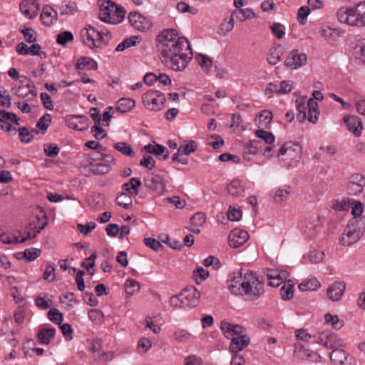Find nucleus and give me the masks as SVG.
<instances>
[{
  "instance_id": "19",
  "label": "nucleus",
  "mask_w": 365,
  "mask_h": 365,
  "mask_svg": "<svg viewBox=\"0 0 365 365\" xmlns=\"http://www.w3.org/2000/svg\"><path fill=\"white\" fill-rule=\"evenodd\" d=\"M307 63V56L304 53H299L297 50L289 52L285 60V65L291 69H297Z\"/></svg>"
},
{
  "instance_id": "35",
  "label": "nucleus",
  "mask_w": 365,
  "mask_h": 365,
  "mask_svg": "<svg viewBox=\"0 0 365 365\" xmlns=\"http://www.w3.org/2000/svg\"><path fill=\"white\" fill-rule=\"evenodd\" d=\"M296 106L298 111L297 114V119L299 122H303L307 118V98L306 97H303L301 98H298L296 100Z\"/></svg>"
},
{
  "instance_id": "48",
  "label": "nucleus",
  "mask_w": 365,
  "mask_h": 365,
  "mask_svg": "<svg viewBox=\"0 0 365 365\" xmlns=\"http://www.w3.org/2000/svg\"><path fill=\"white\" fill-rule=\"evenodd\" d=\"M118 205L128 210L132 207V199L130 195L123 192L116 197Z\"/></svg>"
},
{
  "instance_id": "57",
  "label": "nucleus",
  "mask_w": 365,
  "mask_h": 365,
  "mask_svg": "<svg viewBox=\"0 0 365 365\" xmlns=\"http://www.w3.org/2000/svg\"><path fill=\"white\" fill-rule=\"evenodd\" d=\"M41 251L37 248L26 249L24 252V257L28 261L31 262L35 260L41 255Z\"/></svg>"
},
{
  "instance_id": "51",
  "label": "nucleus",
  "mask_w": 365,
  "mask_h": 365,
  "mask_svg": "<svg viewBox=\"0 0 365 365\" xmlns=\"http://www.w3.org/2000/svg\"><path fill=\"white\" fill-rule=\"evenodd\" d=\"M51 122V115L48 113L43 115L36 123V128L41 133H45Z\"/></svg>"
},
{
  "instance_id": "13",
  "label": "nucleus",
  "mask_w": 365,
  "mask_h": 365,
  "mask_svg": "<svg viewBox=\"0 0 365 365\" xmlns=\"http://www.w3.org/2000/svg\"><path fill=\"white\" fill-rule=\"evenodd\" d=\"M24 78L25 81H21V84L16 89L15 94L18 97L26 98L28 101L35 99L37 93L34 83L26 78Z\"/></svg>"
},
{
  "instance_id": "44",
  "label": "nucleus",
  "mask_w": 365,
  "mask_h": 365,
  "mask_svg": "<svg viewBox=\"0 0 365 365\" xmlns=\"http://www.w3.org/2000/svg\"><path fill=\"white\" fill-rule=\"evenodd\" d=\"M320 287L319 282L315 279H310L299 284V289L302 292L314 291Z\"/></svg>"
},
{
  "instance_id": "27",
  "label": "nucleus",
  "mask_w": 365,
  "mask_h": 365,
  "mask_svg": "<svg viewBox=\"0 0 365 365\" xmlns=\"http://www.w3.org/2000/svg\"><path fill=\"white\" fill-rule=\"evenodd\" d=\"M250 339L247 334L233 338L230 344V350L237 354L238 351L244 349L250 344Z\"/></svg>"
},
{
  "instance_id": "60",
  "label": "nucleus",
  "mask_w": 365,
  "mask_h": 365,
  "mask_svg": "<svg viewBox=\"0 0 365 365\" xmlns=\"http://www.w3.org/2000/svg\"><path fill=\"white\" fill-rule=\"evenodd\" d=\"M272 34L279 39L282 38L285 35V27L279 23H274L270 26Z\"/></svg>"
},
{
  "instance_id": "18",
  "label": "nucleus",
  "mask_w": 365,
  "mask_h": 365,
  "mask_svg": "<svg viewBox=\"0 0 365 365\" xmlns=\"http://www.w3.org/2000/svg\"><path fill=\"white\" fill-rule=\"evenodd\" d=\"M293 88V82L292 81H282L279 86L274 83H269L265 90V95L270 98L272 93L287 94L289 93Z\"/></svg>"
},
{
  "instance_id": "62",
  "label": "nucleus",
  "mask_w": 365,
  "mask_h": 365,
  "mask_svg": "<svg viewBox=\"0 0 365 365\" xmlns=\"http://www.w3.org/2000/svg\"><path fill=\"white\" fill-rule=\"evenodd\" d=\"M310 13L309 6H301L297 12V19L300 24H304L308 15Z\"/></svg>"
},
{
  "instance_id": "53",
  "label": "nucleus",
  "mask_w": 365,
  "mask_h": 365,
  "mask_svg": "<svg viewBox=\"0 0 365 365\" xmlns=\"http://www.w3.org/2000/svg\"><path fill=\"white\" fill-rule=\"evenodd\" d=\"M73 41V35L71 31H66L58 34L56 36V42L59 45L65 46L68 42Z\"/></svg>"
},
{
  "instance_id": "23",
  "label": "nucleus",
  "mask_w": 365,
  "mask_h": 365,
  "mask_svg": "<svg viewBox=\"0 0 365 365\" xmlns=\"http://www.w3.org/2000/svg\"><path fill=\"white\" fill-rule=\"evenodd\" d=\"M266 276L269 280L268 284L271 287H279L288 277V274L284 270L267 269Z\"/></svg>"
},
{
  "instance_id": "39",
  "label": "nucleus",
  "mask_w": 365,
  "mask_h": 365,
  "mask_svg": "<svg viewBox=\"0 0 365 365\" xmlns=\"http://www.w3.org/2000/svg\"><path fill=\"white\" fill-rule=\"evenodd\" d=\"M135 106V102L130 98H120L117 105V110L120 113H126L131 110Z\"/></svg>"
},
{
  "instance_id": "54",
  "label": "nucleus",
  "mask_w": 365,
  "mask_h": 365,
  "mask_svg": "<svg viewBox=\"0 0 365 365\" xmlns=\"http://www.w3.org/2000/svg\"><path fill=\"white\" fill-rule=\"evenodd\" d=\"M43 151L46 156L54 158L58 155L60 148L55 143H47L43 145Z\"/></svg>"
},
{
  "instance_id": "3",
  "label": "nucleus",
  "mask_w": 365,
  "mask_h": 365,
  "mask_svg": "<svg viewBox=\"0 0 365 365\" xmlns=\"http://www.w3.org/2000/svg\"><path fill=\"white\" fill-rule=\"evenodd\" d=\"M337 18L349 26H365V1L354 6L341 7L337 11Z\"/></svg>"
},
{
  "instance_id": "55",
  "label": "nucleus",
  "mask_w": 365,
  "mask_h": 365,
  "mask_svg": "<svg viewBox=\"0 0 365 365\" xmlns=\"http://www.w3.org/2000/svg\"><path fill=\"white\" fill-rule=\"evenodd\" d=\"M137 39L138 36H132L129 38H125L123 41H122L118 45L116 51L121 52L125 50L127 48L135 46Z\"/></svg>"
},
{
  "instance_id": "49",
  "label": "nucleus",
  "mask_w": 365,
  "mask_h": 365,
  "mask_svg": "<svg viewBox=\"0 0 365 365\" xmlns=\"http://www.w3.org/2000/svg\"><path fill=\"white\" fill-rule=\"evenodd\" d=\"M209 272L202 267L194 270L192 272V277L195 282L198 284L205 280L209 277Z\"/></svg>"
},
{
  "instance_id": "29",
  "label": "nucleus",
  "mask_w": 365,
  "mask_h": 365,
  "mask_svg": "<svg viewBox=\"0 0 365 365\" xmlns=\"http://www.w3.org/2000/svg\"><path fill=\"white\" fill-rule=\"evenodd\" d=\"M111 170V167L103 163H90L88 170L86 173V175H104L108 173Z\"/></svg>"
},
{
  "instance_id": "34",
  "label": "nucleus",
  "mask_w": 365,
  "mask_h": 365,
  "mask_svg": "<svg viewBox=\"0 0 365 365\" xmlns=\"http://www.w3.org/2000/svg\"><path fill=\"white\" fill-rule=\"evenodd\" d=\"M232 14L235 19L239 21H244L255 17L252 10L249 8L235 9L232 12Z\"/></svg>"
},
{
  "instance_id": "25",
  "label": "nucleus",
  "mask_w": 365,
  "mask_h": 365,
  "mask_svg": "<svg viewBox=\"0 0 365 365\" xmlns=\"http://www.w3.org/2000/svg\"><path fill=\"white\" fill-rule=\"evenodd\" d=\"M344 123L349 132L353 133L356 137L361 135L363 126L362 122L359 117L356 115L346 116L344 118Z\"/></svg>"
},
{
  "instance_id": "31",
  "label": "nucleus",
  "mask_w": 365,
  "mask_h": 365,
  "mask_svg": "<svg viewBox=\"0 0 365 365\" xmlns=\"http://www.w3.org/2000/svg\"><path fill=\"white\" fill-rule=\"evenodd\" d=\"M56 330L53 328L42 329L38 334V340L41 344L48 345L54 338Z\"/></svg>"
},
{
  "instance_id": "63",
  "label": "nucleus",
  "mask_w": 365,
  "mask_h": 365,
  "mask_svg": "<svg viewBox=\"0 0 365 365\" xmlns=\"http://www.w3.org/2000/svg\"><path fill=\"white\" fill-rule=\"evenodd\" d=\"M261 148V142L257 140H252L249 142L247 145V152L249 154L255 155L257 154L258 150Z\"/></svg>"
},
{
  "instance_id": "56",
  "label": "nucleus",
  "mask_w": 365,
  "mask_h": 365,
  "mask_svg": "<svg viewBox=\"0 0 365 365\" xmlns=\"http://www.w3.org/2000/svg\"><path fill=\"white\" fill-rule=\"evenodd\" d=\"M255 135L259 138L263 139L267 144H272L275 140V138L272 133L267 132L262 129L257 130L255 131Z\"/></svg>"
},
{
  "instance_id": "64",
  "label": "nucleus",
  "mask_w": 365,
  "mask_h": 365,
  "mask_svg": "<svg viewBox=\"0 0 365 365\" xmlns=\"http://www.w3.org/2000/svg\"><path fill=\"white\" fill-rule=\"evenodd\" d=\"M310 261L314 264H318L323 262L324 253L320 250H314L309 255Z\"/></svg>"
},
{
  "instance_id": "1",
  "label": "nucleus",
  "mask_w": 365,
  "mask_h": 365,
  "mask_svg": "<svg viewBox=\"0 0 365 365\" xmlns=\"http://www.w3.org/2000/svg\"><path fill=\"white\" fill-rule=\"evenodd\" d=\"M182 37L174 29H164L156 36V48L162 63L174 71H180L182 66Z\"/></svg>"
},
{
  "instance_id": "4",
  "label": "nucleus",
  "mask_w": 365,
  "mask_h": 365,
  "mask_svg": "<svg viewBox=\"0 0 365 365\" xmlns=\"http://www.w3.org/2000/svg\"><path fill=\"white\" fill-rule=\"evenodd\" d=\"M365 232V218L353 217L340 237V243L343 246H350L357 242Z\"/></svg>"
},
{
  "instance_id": "47",
  "label": "nucleus",
  "mask_w": 365,
  "mask_h": 365,
  "mask_svg": "<svg viewBox=\"0 0 365 365\" xmlns=\"http://www.w3.org/2000/svg\"><path fill=\"white\" fill-rule=\"evenodd\" d=\"M125 290L127 294L133 295L140 291V284L135 279H128L125 282Z\"/></svg>"
},
{
  "instance_id": "58",
  "label": "nucleus",
  "mask_w": 365,
  "mask_h": 365,
  "mask_svg": "<svg viewBox=\"0 0 365 365\" xmlns=\"http://www.w3.org/2000/svg\"><path fill=\"white\" fill-rule=\"evenodd\" d=\"M48 318L51 322L58 324H61L63 319V314L56 308L49 310L48 312Z\"/></svg>"
},
{
  "instance_id": "59",
  "label": "nucleus",
  "mask_w": 365,
  "mask_h": 365,
  "mask_svg": "<svg viewBox=\"0 0 365 365\" xmlns=\"http://www.w3.org/2000/svg\"><path fill=\"white\" fill-rule=\"evenodd\" d=\"M89 319L96 324H101L103 321V313L97 309H93L88 312Z\"/></svg>"
},
{
  "instance_id": "20",
  "label": "nucleus",
  "mask_w": 365,
  "mask_h": 365,
  "mask_svg": "<svg viewBox=\"0 0 365 365\" xmlns=\"http://www.w3.org/2000/svg\"><path fill=\"white\" fill-rule=\"evenodd\" d=\"M144 185L157 195H161L165 190L163 178L158 175H150L143 180Z\"/></svg>"
},
{
  "instance_id": "14",
  "label": "nucleus",
  "mask_w": 365,
  "mask_h": 365,
  "mask_svg": "<svg viewBox=\"0 0 365 365\" xmlns=\"http://www.w3.org/2000/svg\"><path fill=\"white\" fill-rule=\"evenodd\" d=\"M365 187V177L360 173L353 174L347 183L346 190L350 195L361 193Z\"/></svg>"
},
{
  "instance_id": "8",
  "label": "nucleus",
  "mask_w": 365,
  "mask_h": 365,
  "mask_svg": "<svg viewBox=\"0 0 365 365\" xmlns=\"http://www.w3.org/2000/svg\"><path fill=\"white\" fill-rule=\"evenodd\" d=\"M300 153L301 148L298 143H286L279 149L277 157H284L282 160L292 165L299 160Z\"/></svg>"
},
{
  "instance_id": "17",
  "label": "nucleus",
  "mask_w": 365,
  "mask_h": 365,
  "mask_svg": "<svg viewBox=\"0 0 365 365\" xmlns=\"http://www.w3.org/2000/svg\"><path fill=\"white\" fill-rule=\"evenodd\" d=\"M66 123L73 130H85L89 127V119L86 115H71L66 116Z\"/></svg>"
},
{
  "instance_id": "2",
  "label": "nucleus",
  "mask_w": 365,
  "mask_h": 365,
  "mask_svg": "<svg viewBox=\"0 0 365 365\" xmlns=\"http://www.w3.org/2000/svg\"><path fill=\"white\" fill-rule=\"evenodd\" d=\"M229 289L234 294L242 295L247 299L253 301L263 294L264 284L255 273L240 269L232 273Z\"/></svg>"
},
{
  "instance_id": "33",
  "label": "nucleus",
  "mask_w": 365,
  "mask_h": 365,
  "mask_svg": "<svg viewBox=\"0 0 365 365\" xmlns=\"http://www.w3.org/2000/svg\"><path fill=\"white\" fill-rule=\"evenodd\" d=\"M148 153L156 155H163V159L165 160L169 155V152L165 147L159 144H148L143 148Z\"/></svg>"
},
{
  "instance_id": "45",
  "label": "nucleus",
  "mask_w": 365,
  "mask_h": 365,
  "mask_svg": "<svg viewBox=\"0 0 365 365\" xmlns=\"http://www.w3.org/2000/svg\"><path fill=\"white\" fill-rule=\"evenodd\" d=\"M293 287L294 282L292 280H288L287 282H284V285L280 289V294L282 299L288 300L292 298L294 293Z\"/></svg>"
},
{
  "instance_id": "32",
  "label": "nucleus",
  "mask_w": 365,
  "mask_h": 365,
  "mask_svg": "<svg viewBox=\"0 0 365 365\" xmlns=\"http://www.w3.org/2000/svg\"><path fill=\"white\" fill-rule=\"evenodd\" d=\"M321 36L329 43L334 44L339 37V32L336 29L327 27L321 30Z\"/></svg>"
},
{
  "instance_id": "7",
  "label": "nucleus",
  "mask_w": 365,
  "mask_h": 365,
  "mask_svg": "<svg viewBox=\"0 0 365 365\" xmlns=\"http://www.w3.org/2000/svg\"><path fill=\"white\" fill-rule=\"evenodd\" d=\"M142 98L144 106L150 110H160L166 100L163 93L155 90L147 91Z\"/></svg>"
},
{
  "instance_id": "26",
  "label": "nucleus",
  "mask_w": 365,
  "mask_h": 365,
  "mask_svg": "<svg viewBox=\"0 0 365 365\" xmlns=\"http://www.w3.org/2000/svg\"><path fill=\"white\" fill-rule=\"evenodd\" d=\"M346 289V284L343 282H335L327 289V295L330 300L333 302L339 301Z\"/></svg>"
},
{
  "instance_id": "52",
  "label": "nucleus",
  "mask_w": 365,
  "mask_h": 365,
  "mask_svg": "<svg viewBox=\"0 0 365 365\" xmlns=\"http://www.w3.org/2000/svg\"><path fill=\"white\" fill-rule=\"evenodd\" d=\"M206 221L205 215L203 212H196L190 218V226L193 227L202 226Z\"/></svg>"
},
{
  "instance_id": "12",
  "label": "nucleus",
  "mask_w": 365,
  "mask_h": 365,
  "mask_svg": "<svg viewBox=\"0 0 365 365\" xmlns=\"http://www.w3.org/2000/svg\"><path fill=\"white\" fill-rule=\"evenodd\" d=\"M220 329L225 337L232 340L233 338L247 334L246 329L240 324H235L224 319L220 323Z\"/></svg>"
},
{
  "instance_id": "6",
  "label": "nucleus",
  "mask_w": 365,
  "mask_h": 365,
  "mask_svg": "<svg viewBox=\"0 0 365 365\" xmlns=\"http://www.w3.org/2000/svg\"><path fill=\"white\" fill-rule=\"evenodd\" d=\"M99 3V19L102 21L116 24L123 19L125 15V10L123 7L118 6L110 0H101Z\"/></svg>"
},
{
  "instance_id": "15",
  "label": "nucleus",
  "mask_w": 365,
  "mask_h": 365,
  "mask_svg": "<svg viewBox=\"0 0 365 365\" xmlns=\"http://www.w3.org/2000/svg\"><path fill=\"white\" fill-rule=\"evenodd\" d=\"M330 359L335 365H354V357L345 350L336 347L330 354Z\"/></svg>"
},
{
  "instance_id": "24",
  "label": "nucleus",
  "mask_w": 365,
  "mask_h": 365,
  "mask_svg": "<svg viewBox=\"0 0 365 365\" xmlns=\"http://www.w3.org/2000/svg\"><path fill=\"white\" fill-rule=\"evenodd\" d=\"M184 298L188 307H195L200 302V293L195 287L187 286L184 287Z\"/></svg>"
},
{
  "instance_id": "5",
  "label": "nucleus",
  "mask_w": 365,
  "mask_h": 365,
  "mask_svg": "<svg viewBox=\"0 0 365 365\" xmlns=\"http://www.w3.org/2000/svg\"><path fill=\"white\" fill-rule=\"evenodd\" d=\"M81 32L83 43L91 48H100L106 45L111 37L110 34L97 25H87Z\"/></svg>"
},
{
  "instance_id": "42",
  "label": "nucleus",
  "mask_w": 365,
  "mask_h": 365,
  "mask_svg": "<svg viewBox=\"0 0 365 365\" xmlns=\"http://www.w3.org/2000/svg\"><path fill=\"white\" fill-rule=\"evenodd\" d=\"M113 148L121 153L123 155L133 157L134 151L130 144L126 142H118L113 145Z\"/></svg>"
},
{
  "instance_id": "50",
  "label": "nucleus",
  "mask_w": 365,
  "mask_h": 365,
  "mask_svg": "<svg viewBox=\"0 0 365 365\" xmlns=\"http://www.w3.org/2000/svg\"><path fill=\"white\" fill-rule=\"evenodd\" d=\"M325 322L330 324L334 329H340L343 326V322L339 321L338 316L327 313L324 315Z\"/></svg>"
},
{
  "instance_id": "40",
  "label": "nucleus",
  "mask_w": 365,
  "mask_h": 365,
  "mask_svg": "<svg viewBox=\"0 0 365 365\" xmlns=\"http://www.w3.org/2000/svg\"><path fill=\"white\" fill-rule=\"evenodd\" d=\"M141 181L135 178L130 179L129 182L123 185V188L130 195L136 196L138 194V188L141 185Z\"/></svg>"
},
{
  "instance_id": "10",
  "label": "nucleus",
  "mask_w": 365,
  "mask_h": 365,
  "mask_svg": "<svg viewBox=\"0 0 365 365\" xmlns=\"http://www.w3.org/2000/svg\"><path fill=\"white\" fill-rule=\"evenodd\" d=\"M314 342L330 349L343 346V341L334 334L328 331L318 332L313 336Z\"/></svg>"
},
{
  "instance_id": "9",
  "label": "nucleus",
  "mask_w": 365,
  "mask_h": 365,
  "mask_svg": "<svg viewBox=\"0 0 365 365\" xmlns=\"http://www.w3.org/2000/svg\"><path fill=\"white\" fill-rule=\"evenodd\" d=\"M42 217L45 219L41 223V217L38 215H33L29 218V222L24 230V233L27 236V238H35L45 228L47 225L46 215L43 214Z\"/></svg>"
},
{
  "instance_id": "38",
  "label": "nucleus",
  "mask_w": 365,
  "mask_h": 365,
  "mask_svg": "<svg viewBox=\"0 0 365 365\" xmlns=\"http://www.w3.org/2000/svg\"><path fill=\"white\" fill-rule=\"evenodd\" d=\"M227 192L233 196H239L245 191L244 186L238 179L233 180L227 187Z\"/></svg>"
},
{
  "instance_id": "11",
  "label": "nucleus",
  "mask_w": 365,
  "mask_h": 365,
  "mask_svg": "<svg viewBox=\"0 0 365 365\" xmlns=\"http://www.w3.org/2000/svg\"><path fill=\"white\" fill-rule=\"evenodd\" d=\"M19 121L20 118L14 113L8 112L5 110H0V129L9 135H15L17 133L16 128L12 126L10 123L19 125Z\"/></svg>"
},
{
  "instance_id": "41",
  "label": "nucleus",
  "mask_w": 365,
  "mask_h": 365,
  "mask_svg": "<svg viewBox=\"0 0 365 365\" xmlns=\"http://www.w3.org/2000/svg\"><path fill=\"white\" fill-rule=\"evenodd\" d=\"M235 18L232 14L230 16L224 19L222 23L220 24L218 34L221 36H225L227 33L230 32L234 28Z\"/></svg>"
},
{
  "instance_id": "46",
  "label": "nucleus",
  "mask_w": 365,
  "mask_h": 365,
  "mask_svg": "<svg viewBox=\"0 0 365 365\" xmlns=\"http://www.w3.org/2000/svg\"><path fill=\"white\" fill-rule=\"evenodd\" d=\"M195 58L203 71L207 73L210 71L212 66V61L211 58L201 53L197 55Z\"/></svg>"
},
{
  "instance_id": "16",
  "label": "nucleus",
  "mask_w": 365,
  "mask_h": 365,
  "mask_svg": "<svg viewBox=\"0 0 365 365\" xmlns=\"http://www.w3.org/2000/svg\"><path fill=\"white\" fill-rule=\"evenodd\" d=\"M128 20L130 25L140 31H148L152 26L150 19L136 11L129 14Z\"/></svg>"
},
{
  "instance_id": "30",
  "label": "nucleus",
  "mask_w": 365,
  "mask_h": 365,
  "mask_svg": "<svg viewBox=\"0 0 365 365\" xmlns=\"http://www.w3.org/2000/svg\"><path fill=\"white\" fill-rule=\"evenodd\" d=\"M75 68L78 70L89 69L97 70L98 63L93 58L89 57H81L75 64Z\"/></svg>"
},
{
  "instance_id": "43",
  "label": "nucleus",
  "mask_w": 365,
  "mask_h": 365,
  "mask_svg": "<svg viewBox=\"0 0 365 365\" xmlns=\"http://www.w3.org/2000/svg\"><path fill=\"white\" fill-rule=\"evenodd\" d=\"M289 187H282L278 188L274 195V200L277 203H282L288 199V197L290 194L289 190Z\"/></svg>"
},
{
  "instance_id": "61",
  "label": "nucleus",
  "mask_w": 365,
  "mask_h": 365,
  "mask_svg": "<svg viewBox=\"0 0 365 365\" xmlns=\"http://www.w3.org/2000/svg\"><path fill=\"white\" fill-rule=\"evenodd\" d=\"M281 57V51L279 49H272L268 56L267 61L271 65H276L279 61Z\"/></svg>"
},
{
  "instance_id": "36",
  "label": "nucleus",
  "mask_w": 365,
  "mask_h": 365,
  "mask_svg": "<svg viewBox=\"0 0 365 365\" xmlns=\"http://www.w3.org/2000/svg\"><path fill=\"white\" fill-rule=\"evenodd\" d=\"M353 55L359 64L365 66V42H359L354 46Z\"/></svg>"
},
{
  "instance_id": "22",
  "label": "nucleus",
  "mask_w": 365,
  "mask_h": 365,
  "mask_svg": "<svg viewBox=\"0 0 365 365\" xmlns=\"http://www.w3.org/2000/svg\"><path fill=\"white\" fill-rule=\"evenodd\" d=\"M21 13L29 19L35 18L40 10L37 0H23L20 4Z\"/></svg>"
},
{
  "instance_id": "37",
  "label": "nucleus",
  "mask_w": 365,
  "mask_h": 365,
  "mask_svg": "<svg viewBox=\"0 0 365 365\" xmlns=\"http://www.w3.org/2000/svg\"><path fill=\"white\" fill-rule=\"evenodd\" d=\"M91 351L93 354H98V356H96V357L100 360H106L108 359V356L110 357H111L113 355L111 352H109V353L103 352L102 354H101V341L100 339H94L92 341Z\"/></svg>"
},
{
  "instance_id": "21",
  "label": "nucleus",
  "mask_w": 365,
  "mask_h": 365,
  "mask_svg": "<svg viewBox=\"0 0 365 365\" xmlns=\"http://www.w3.org/2000/svg\"><path fill=\"white\" fill-rule=\"evenodd\" d=\"M248 239L249 235L247 232L240 229H234L228 237L229 245L234 248L242 246Z\"/></svg>"
},
{
  "instance_id": "28",
  "label": "nucleus",
  "mask_w": 365,
  "mask_h": 365,
  "mask_svg": "<svg viewBox=\"0 0 365 365\" xmlns=\"http://www.w3.org/2000/svg\"><path fill=\"white\" fill-rule=\"evenodd\" d=\"M40 17L45 26H50L54 21H57L58 14L51 6L46 5L43 7Z\"/></svg>"
}]
</instances>
